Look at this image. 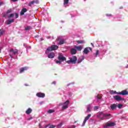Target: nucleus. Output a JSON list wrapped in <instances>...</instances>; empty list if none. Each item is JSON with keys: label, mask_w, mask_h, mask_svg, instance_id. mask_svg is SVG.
<instances>
[{"label": "nucleus", "mask_w": 128, "mask_h": 128, "mask_svg": "<svg viewBox=\"0 0 128 128\" xmlns=\"http://www.w3.org/2000/svg\"><path fill=\"white\" fill-rule=\"evenodd\" d=\"M76 60H78L76 56H73L70 58V60L66 62V63L70 64V62H72V64H76Z\"/></svg>", "instance_id": "nucleus-5"}, {"label": "nucleus", "mask_w": 128, "mask_h": 128, "mask_svg": "<svg viewBox=\"0 0 128 128\" xmlns=\"http://www.w3.org/2000/svg\"><path fill=\"white\" fill-rule=\"evenodd\" d=\"M71 54H76V50L74 48H72L71 50Z\"/></svg>", "instance_id": "nucleus-20"}, {"label": "nucleus", "mask_w": 128, "mask_h": 128, "mask_svg": "<svg viewBox=\"0 0 128 128\" xmlns=\"http://www.w3.org/2000/svg\"><path fill=\"white\" fill-rule=\"evenodd\" d=\"M14 22V19L8 20H7V24H12V22Z\"/></svg>", "instance_id": "nucleus-19"}, {"label": "nucleus", "mask_w": 128, "mask_h": 128, "mask_svg": "<svg viewBox=\"0 0 128 128\" xmlns=\"http://www.w3.org/2000/svg\"><path fill=\"white\" fill-rule=\"evenodd\" d=\"M90 50H92V48H90V47H87L84 49L83 52H84V54H86L90 52Z\"/></svg>", "instance_id": "nucleus-11"}, {"label": "nucleus", "mask_w": 128, "mask_h": 128, "mask_svg": "<svg viewBox=\"0 0 128 128\" xmlns=\"http://www.w3.org/2000/svg\"><path fill=\"white\" fill-rule=\"evenodd\" d=\"M110 94H118V92H116V91H114V90H110Z\"/></svg>", "instance_id": "nucleus-24"}, {"label": "nucleus", "mask_w": 128, "mask_h": 128, "mask_svg": "<svg viewBox=\"0 0 128 128\" xmlns=\"http://www.w3.org/2000/svg\"><path fill=\"white\" fill-rule=\"evenodd\" d=\"M39 126H40V124H39Z\"/></svg>", "instance_id": "nucleus-51"}, {"label": "nucleus", "mask_w": 128, "mask_h": 128, "mask_svg": "<svg viewBox=\"0 0 128 128\" xmlns=\"http://www.w3.org/2000/svg\"><path fill=\"white\" fill-rule=\"evenodd\" d=\"M78 44H84V41L82 40H80L77 41Z\"/></svg>", "instance_id": "nucleus-26"}, {"label": "nucleus", "mask_w": 128, "mask_h": 128, "mask_svg": "<svg viewBox=\"0 0 128 128\" xmlns=\"http://www.w3.org/2000/svg\"><path fill=\"white\" fill-rule=\"evenodd\" d=\"M104 118H112V115L110 114H108L106 113H100V118L102 120H104Z\"/></svg>", "instance_id": "nucleus-2"}, {"label": "nucleus", "mask_w": 128, "mask_h": 128, "mask_svg": "<svg viewBox=\"0 0 128 128\" xmlns=\"http://www.w3.org/2000/svg\"><path fill=\"white\" fill-rule=\"evenodd\" d=\"M116 108V104H113L110 106V108L112 109V110H114Z\"/></svg>", "instance_id": "nucleus-22"}, {"label": "nucleus", "mask_w": 128, "mask_h": 128, "mask_svg": "<svg viewBox=\"0 0 128 128\" xmlns=\"http://www.w3.org/2000/svg\"><path fill=\"white\" fill-rule=\"evenodd\" d=\"M28 12V10L26 8H24L20 12L21 16H24V12Z\"/></svg>", "instance_id": "nucleus-15"}, {"label": "nucleus", "mask_w": 128, "mask_h": 128, "mask_svg": "<svg viewBox=\"0 0 128 128\" xmlns=\"http://www.w3.org/2000/svg\"><path fill=\"white\" fill-rule=\"evenodd\" d=\"M18 52V50H14L10 49V56L11 58H14V56H16Z\"/></svg>", "instance_id": "nucleus-4"}, {"label": "nucleus", "mask_w": 128, "mask_h": 128, "mask_svg": "<svg viewBox=\"0 0 128 128\" xmlns=\"http://www.w3.org/2000/svg\"><path fill=\"white\" fill-rule=\"evenodd\" d=\"M70 104V102L68 100H66L62 104V108L63 110H66V108H68V104Z\"/></svg>", "instance_id": "nucleus-7"}, {"label": "nucleus", "mask_w": 128, "mask_h": 128, "mask_svg": "<svg viewBox=\"0 0 128 128\" xmlns=\"http://www.w3.org/2000/svg\"><path fill=\"white\" fill-rule=\"evenodd\" d=\"M62 123H60V124H59V126H62Z\"/></svg>", "instance_id": "nucleus-44"}, {"label": "nucleus", "mask_w": 128, "mask_h": 128, "mask_svg": "<svg viewBox=\"0 0 128 128\" xmlns=\"http://www.w3.org/2000/svg\"><path fill=\"white\" fill-rule=\"evenodd\" d=\"M41 40H44V39H42V38H41Z\"/></svg>", "instance_id": "nucleus-50"}, {"label": "nucleus", "mask_w": 128, "mask_h": 128, "mask_svg": "<svg viewBox=\"0 0 128 128\" xmlns=\"http://www.w3.org/2000/svg\"><path fill=\"white\" fill-rule=\"evenodd\" d=\"M34 2H36L35 1H32L31 2H30V3L29 4L30 6H32V4H34Z\"/></svg>", "instance_id": "nucleus-30"}, {"label": "nucleus", "mask_w": 128, "mask_h": 128, "mask_svg": "<svg viewBox=\"0 0 128 128\" xmlns=\"http://www.w3.org/2000/svg\"><path fill=\"white\" fill-rule=\"evenodd\" d=\"M48 114H52V112H54V110H50L48 111Z\"/></svg>", "instance_id": "nucleus-25"}, {"label": "nucleus", "mask_w": 128, "mask_h": 128, "mask_svg": "<svg viewBox=\"0 0 128 128\" xmlns=\"http://www.w3.org/2000/svg\"><path fill=\"white\" fill-rule=\"evenodd\" d=\"M118 108H122V104H118Z\"/></svg>", "instance_id": "nucleus-31"}, {"label": "nucleus", "mask_w": 128, "mask_h": 128, "mask_svg": "<svg viewBox=\"0 0 128 128\" xmlns=\"http://www.w3.org/2000/svg\"><path fill=\"white\" fill-rule=\"evenodd\" d=\"M118 94H122V96H126L128 94V92L126 90H124L121 92L117 93Z\"/></svg>", "instance_id": "nucleus-10"}, {"label": "nucleus", "mask_w": 128, "mask_h": 128, "mask_svg": "<svg viewBox=\"0 0 128 128\" xmlns=\"http://www.w3.org/2000/svg\"><path fill=\"white\" fill-rule=\"evenodd\" d=\"M30 29V26H27L25 28L26 30H28Z\"/></svg>", "instance_id": "nucleus-29"}, {"label": "nucleus", "mask_w": 128, "mask_h": 128, "mask_svg": "<svg viewBox=\"0 0 128 128\" xmlns=\"http://www.w3.org/2000/svg\"><path fill=\"white\" fill-rule=\"evenodd\" d=\"M114 100H118V102H120V100H122V98L120 96H114Z\"/></svg>", "instance_id": "nucleus-13"}, {"label": "nucleus", "mask_w": 128, "mask_h": 128, "mask_svg": "<svg viewBox=\"0 0 128 128\" xmlns=\"http://www.w3.org/2000/svg\"><path fill=\"white\" fill-rule=\"evenodd\" d=\"M32 118L31 117V118H28V120H32Z\"/></svg>", "instance_id": "nucleus-45"}, {"label": "nucleus", "mask_w": 128, "mask_h": 128, "mask_svg": "<svg viewBox=\"0 0 128 128\" xmlns=\"http://www.w3.org/2000/svg\"><path fill=\"white\" fill-rule=\"evenodd\" d=\"M90 116H92V114H89L87 116H86L82 124V126H84V124H86V120H88L90 119Z\"/></svg>", "instance_id": "nucleus-9"}, {"label": "nucleus", "mask_w": 128, "mask_h": 128, "mask_svg": "<svg viewBox=\"0 0 128 128\" xmlns=\"http://www.w3.org/2000/svg\"><path fill=\"white\" fill-rule=\"evenodd\" d=\"M24 46H26V44H24Z\"/></svg>", "instance_id": "nucleus-43"}, {"label": "nucleus", "mask_w": 128, "mask_h": 128, "mask_svg": "<svg viewBox=\"0 0 128 128\" xmlns=\"http://www.w3.org/2000/svg\"><path fill=\"white\" fill-rule=\"evenodd\" d=\"M98 54H100V51L98 50H97L96 51V56H98Z\"/></svg>", "instance_id": "nucleus-34"}, {"label": "nucleus", "mask_w": 128, "mask_h": 128, "mask_svg": "<svg viewBox=\"0 0 128 128\" xmlns=\"http://www.w3.org/2000/svg\"><path fill=\"white\" fill-rule=\"evenodd\" d=\"M74 48L77 49V50H82V46H75Z\"/></svg>", "instance_id": "nucleus-16"}, {"label": "nucleus", "mask_w": 128, "mask_h": 128, "mask_svg": "<svg viewBox=\"0 0 128 128\" xmlns=\"http://www.w3.org/2000/svg\"><path fill=\"white\" fill-rule=\"evenodd\" d=\"M14 14H10L9 16H8V18H14Z\"/></svg>", "instance_id": "nucleus-32"}, {"label": "nucleus", "mask_w": 128, "mask_h": 128, "mask_svg": "<svg viewBox=\"0 0 128 128\" xmlns=\"http://www.w3.org/2000/svg\"><path fill=\"white\" fill-rule=\"evenodd\" d=\"M76 128V126H72L71 127L69 128Z\"/></svg>", "instance_id": "nucleus-38"}, {"label": "nucleus", "mask_w": 128, "mask_h": 128, "mask_svg": "<svg viewBox=\"0 0 128 128\" xmlns=\"http://www.w3.org/2000/svg\"><path fill=\"white\" fill-rule=\"evenodd\" d=\"M91 44H92V46H94V44L91 43Z\"/></svg>", "instance_id": "nucleus-46"}, {"label": "nucleus", "mask_w": 128, "mask_h": 128, "mask_svg": "<svg viewBox=\"0 0 128 128\" xmlns=\"http://www.w3.org/2000/svg\"><path fill=\"white\" fill-rule=\"evenodd\" d=\"M54 53L52 52L48 54V58H54Z\"/></svg>", "instance_id": "nucleus-14"}, {"label": "nucleus", "mask_w": 128, "mask_h": 128, "mask_svg": "<svg viewBox=\"0 0 128 128\" xmlns=\"http://www.w3.org/2000/svg\"><path fill=\"white\" fill-rule=\"evenodd\" d=\"M55 128L54 125H51L50 126L49 128Z\"/></svg>", "instance_id": "nucleus-37"}, {"label": "nucleus", "mask_w": 128, "mask_h": 128, "mask_svg": "<svg viewBox=\"0 0 128 128\" xmlns=\"http://www.w3.org/2000/svg\"><path fill=\"white\" fill-rule=\"evenodd\" d=\"M90 110H92V106H90V104H88L87 106V111L88 112H90Z\"/></svg>", "instance_id": "nucleus-21"}, {"label": "nucleus", "mask_w": 128, "mask_h": 128, "mask_svg": "<svg viewBox=\"0 0 128 128\" xmlns=\"http://www.w3.org/2000/svg\"><path fill=\"white\" fill-rule=\"evenodd\" d=\"M84 59H82V58H79L78 59V64H80V62H82V60H83Z\"/></svg>", "instance_id": "nucleus-27"}, {"label": "nucleus", "mask_w": 128, "mask_h": 128, "mask_svg": "<svg viewBox=\"0 0 128 128\" xmlns=\"http://www.w3.org/2000/svg\"><path fill=\"white\" fill-rule=\"evenodd\" d=\"M32 112V110L30 108H28V110L26 112V114H30Z\"/></svg>", "instance_id": "nucleus-18"}, {"label": "nucleus", "mask_w": 128, "mask_h": 128, "mask_svg": "<svg viewBox=\"0 0 128 128\" xmlns=\"http://www.w3.org/2000/svg\"><path fill=\"white\" fill-rule=\"evenodd\" d=\"M107 16H110V15L106 14Z\"/></svg>", "instance_id": "nucleus-48"}, {"label": "nucleus", "mask_w": 128, "mask_h": 128, "mask_svg": "<svg viewBox=\"0 0 128 128\" xmlns=\"http://www.w3.org/2000/svg\"><path fill=\"white\" fill-rule=\"evenodd\" d=\"M15 16L16 18H18V14L17 13H15Z\"/></svg>", "instance_id": "nucleus-36"}, {"label": "nucleus", "mask_w": 128, "mask_h": 128, "mask_svg": "<svg viewBox=\"0 0 128 128\" xmlns=\"http://www.w3.org/2000/svg\"><path fill=\"white\" fill-rule=\"evenodd\" d=\"M52 84H56V81L53 82Z\"/></svg>", "instance_id": "nucleus-41"}, {"label": "nucleus", "mask_w": 128, "mask_h": 128, "mask_svg": "<svg viewBox=\"0 0 128 128\" xmlns=\"http://www.w3.org/2000/svg\"><path fill=\"white\" fill-rule=\"evenodd\" d=\"M28 70V68H26V67H24V68H21L20 69V74L24 72V70Z\"/></svg>", "instance_id": "nucleus-17"}, {"label": "nucleus", "mask_w": 128, "mask_h": 128, "mask_svg": "<svg viewBox=\"0 0 128 128\" xmlns=\"http://www.w3.org/2000/svg\"><path fill=\"white\" fill-rule=\"evenodd\" d=\"M48 125H46V126H44V128H48Z\"/></svg>", "instance_id": "nucleus-40"}, {"label": "nucleus", "mask_w": 128, "mask_h": 128, "mask_svg": "<svg viewBox=\"0 0 128 128\" xmlns=\"http://www.w3.org/2000/svg\"><path fill=\"white\" fill-rule=\"evenodd\" d=\"M98 110V106H94V110Z\"/></svg>", "instance_id": "nucleus-33"}, {"label": "nucleus", "mask_w": 128, "mask_h": 128, "mask_svg": "<svg viewBox=\"0 0 128 128\" xmlns=\"http://www.w3.org/2000/svg\"><path fill=\"white\" fill-rule=\"evenodd\" d=\"M12 0V2H16V1H18V0Z\"/></svg>", "instance_id": "nucleus-42"}, {"label": "nucleus", "mask_w": 128, "mask_h": 128, "mask_svg": "<svg viewBox=\"0 0 128 128\" xmlns=\"http://www.w3.org/2000/svg\"><path fill=\"white\" fill-rule=\"evenodd\" d=\"M68 0H64V5L68 4Z\"/></svg>", "instance_id": "nucleus-28"}, {"label": "nucleus", "mask_w": 128, "mask_h": 128, "mask_svg": "<svg viewBox=\"0 0 128 128\" xmlns=\"http://www.w3.org/2000/svg\"><path fill=\"white\" fill-rule=\"evenodd\" d=\"M12 12V10H8V11H7V12H6V14H10V12Z\"/></svg>", "instance_id": "nucleus-35"}, {"label": "nucleus", "mask_w": 128, "mask_h": 128, "mask_svg": "<svg viewBox=\"0 0 128 128\" xmlns=\"http://www.w3.org/2000/svg\"><path fill=\"white\" fill-rule=\"evenodd\" d=\"M58 60H55L54 62H56V64H62V62H64V60H66V57H64L63 55L60 54L58 56Z\"/></svg>", "instance_id": "nucleus-1"}, {"label": "nucleus", "mask_w": 128, "mask_h": 128, "mask_svg": "<svg viewBox=\"0 0 128 128\" xmlns=\"http://www.w3.org/2000/svg\"><path fill=\"white\" fill-rule=\"evenodd\" d=\"M25 86H28V84H25Z\"/></svg>", "instance_id": "nucleus-49"}, {"label": "nucleus", "mask_w": 128, "mask_h": 128, "mask_svg": "<svg viewBox=\"0 0 128 128\" xmlns=\"http://www.w3.org/2000/svg\"><path fill=\"white\" fill-rule=\"evenodd\" d=\"M36 96L38 98H44L46 96V94L44 93L38 92L36 94Z\"/></svg>", "instance_id": "nucleus-12"}, {"label": "nucleus", "mask_w": 128, "mask_h": 128, "mask_svg": "<svg viewBox=\"0 0 128 128\" xmlns=\"http://www.w3.org/2000/svg\"><path fill=\"white\" fill-rule=\"evenodd\" d=\"M116 123L114 122H108L104 126V128H108L110 126H114Z\"/></svg>", "instance_id": "nucleus-6"}, {"label": "nucleus", "mask_w": 128, "mask_h": 128, "mask_svg": "<svg viewBox=\"0 0 128 128\" xmlns=\"http://www.w3.org/2000/svg\"><path fill=\"white\" fill-rule=\"evenodd\" d=\"M126 68H128V65H127V66H126Z\"/></svg>", "instance_id": "nucleus-52"}, {"label": "nucleus", "mask_w": 128, "mask_h": 128, "mask_svg": "<svg viewBox=\"0 0 128 128\" xmlns=\"http://www.w3.org/2000/svg\"><path fill=\"white\" fill-rule=\"evenodd\" d=\"M30 48H31V47H30Z\"/></svg>", "instance_id": "nucleus-53"}, {"label": "nucleus", "mask_w": 128, "mask_h": 128, "mask_svg": "<svg viewBox=\"0 0 128 128\" xmlns=\"http://www.w3.org/2000/svg\"><path fill=\"white\" fill-rule=\"evenodd\" d=\"M58 46L56 45H52L50 47H49L47 48L46 51V54H48V52H52V50H58Z\"/></svg>", "instance_id": "nucleus-3"}, {"label": "nucleus", "mask_w": 128, "mask_h": 128, "mask_svg": "<svg viewBox=\"0 0 128 128\" xmlns=\"http://www.w3.org/2000/svg\"><path fill=\"white\" fill-rule=\"evenodd\" d=\"M4 32H6V31H4V30H0V36H2L4 34Z\"/></svg>", "instance_id": "nucleus-23"}, {"label": "nucleus", "mask_w": 128, "mask_h": 128, "mask_svg": "<svg viewBox=\"0 0 128 128\" xmlns=\"http://www.w3.org/2000/svg\"><path fill=\"white\" fill-rule=\"evenodd\" d=\"M58 40L60 42L58 44H64V38H62V36L58 38Z\"/></svg>", "instance_id": "nucleus-8"}, {"label": "nucleus", "mask_w": 128, "mask_h": 128, "mask_svg": "<svg viewBox=\"0 0 128 128\" xmlns=\"http://www.w3.org/2000/svg\"><path fill=\"white\" fill-rule=\"evenodd\" d=\"M100 98H101L100 97H98V96H97V99H98V100H100Z\"/></svg>", "instance_id": "nucleus-39"}, {"label": "nucleus", "mask_w": 128, "mask_h": 128, "mask_svg": "<svg viewBox=\"0 0 128 128\" xmlns=\"http://www.w3.org/2000/svg\"><path fill=\"white\" fill-rule=\"evenodd\" d=\"M2 3L0 2V6H2Z\"/></svg>", "instance_id": "nucleus-47"}]
</instances>
